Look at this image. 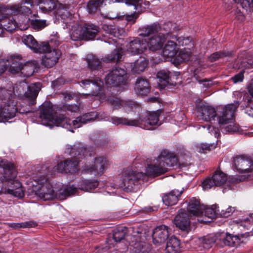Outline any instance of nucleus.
<instances>
[{
  "mask_svg": "<svg viewBox=\"0 0 253 253\" xmlns=\"http://www.w3.org/2000/svg\"><path fill=\"white\" fill-rule=\"evenodd\" d=\"M216 238L214 236H204L200 239V242L206 248L210 249L216 242Z\"/></svg>",
  "mask_w": 253,
  "mask_h": 253,
  "instance_id": "nucleus-51",
  "label": "nucleus"
},
{
  "mask_svg": "<svg viewBox=\"0 0 253 253\" xmlns=\"http://www.w3.org/2000/svg\"><path fill=\"white\" fill-rule=\"evenodd\" d=\"M176 42L172 41H168L162 50L164 56L170 57L171 59L175 56L178 51Z\"/></svg>",
  "mask_w": 253,
  "mask_h": 253,
  "instance_id": "nucleus-38",
  "label": "nucleus"
},
{
  "mask_svg": "<svg viewBox=\"0 0 253 253\" xmlns=\"http://www.w3.org/2000/svg\"><path fill=\"white\" fill-rule=\"evenodd\" d=\"M191 53V50L189 48H184L180 49L178 53L170 59V61L173 64L177 66L181 62L188 61L190 59Z\"/></svg>",
  "mask_w": 253,
  "mask_h": 253,
  "instance_id": "nucleus-37",
  "label": "nucleus"
},
{
  "mask_svg": "<svg viewBox=\"0 0 253 253\" xmlns=\"http://www.w3.org/2000/svg\"><path fill=\"white\" fill-rule=\"evenodd\" d=\"M244 73L245 71L244 70L240 71L239 73L232 77L231 78V80H232L234 84L243 82L244 78Z\"/></svg>",
  "mask_w": 253,
  "mask_h": 253,
  "instance_id": "nucleus-57",
  "label": "nucleus"
},
{
  "mask_svg": "<svg viewBox=\"0 0 253 253\" xmlns=\"http://www.w3.org/2000/svg\"><path fill=\"white\" fill-rule=\"evenodd\" d=\"M7 66H9L8 71L12 74H19L22 65V56L20 55H12L6 60Z\"/></svg>",
  "mask_w": 253,
  "mask_h": 253,
  "instance_id": "nucleus-34",
  "label": "nucleus"
},
{
  "mask_svg": "<svg viewBox=\"0 0 253 253\" xmlns=\"http://www.w3.org/2000/svg\"><path fill=\"white\" fill-rule=\"evenodd\" d=\"M234 1L246 11L253 7V0H234Z\"/></svg>",
  "mask_w": 253,
  "mask_h": 253,
  "instance_id": "nucleus-53",
  "label": "nucleus"
},
{
  "mask_svg": "<svg viewBox=\"0 0 253 253\" xmlns=\"http://www.w3.org/2000/svg\"><path fill=\"white\" fill-rule=\"evenodd\" d=\"M124 2L128 6H133L134 10L137 9V7L139 3L141 2L138 0H124Z\"/></svg>",
  "mask_w": 253,
  "mask_h": 253,
  "instance_id": "nucleus-59",
  "label": "nucleus"
},
{
  "mask_svg": "<svg viewBox=\"0 0 253 253\" xmlns=\"http://www.w3.org/2000/svg\"><path fill=\"white\" fill-rule=\"evenodd\" d=\"M235 211V208L229 206L226 210H221L219 214L221 217H227L232 214Z\"/></svg>",
  "mask_w": 253,
  "mask_h": 253,
  "instance_id": "nucleus-58",
  "label": "nucleus"
},
{
  "mask_svg": "<svg viewBox=\"0 0 253 253\" xmlns=\"http://www.w3.org/2000/svg\"><path fill=\"white\" fill-rule=\"evenodd\" d=\"M37 225L36 222L33 221H28L20 223H9L8 226L14 229H19L20 228H32L36 227Z\"/></svg>",
  "mask_w": 253,
  "mask_h": 253,
  "instance_id": "nucleus-49",
  "label": "nucleus"
},
{
  "mask_svg": "<svg viewBox=\"0 0 253 253\" xmlns=\"http://www.w3.org/2000/svg\"><path fill=\"white\" fill-rule=\"evenodd\" d=\"M173 222L176 228L178 229V234L182 238L187 237L191 231L188 213L184 209L179 210Z\"/></svg>",
  "mask_w": 253,
  "mask_h": 253,
  "instance_id": "nucleus-13",
  "label": "nucleus"
},
{
  "mask_svg": "<svg viewBox=\"0 0 253 253\" xmlns=\"http://www.w3.org/2000/svg\"><path fill=\"white\" fill-rule=\"evenodd\" d=\"M0 166L3 169V177L6 182V194L21 198L24 196L21 184L15 180L16 171L13 164L8 161H1Z\"/></svg>",
  "mask_w": 253,
  "mask_h": 253,
  "instance_id": "nucleus-8",
  "label": "nucleus"
},
{
  "mask_svg": "<svg viewBox=\"0 0 253 253\" xmlns=\"http://www.w3.org/2000/svg\"><path fill=\"white\" fill-rule=\"evenodd\" d=\"M104 30L106 31V33L110 36L108 39H104V42L109 44H114L117 47L116 43L118 42V40L122 39L125 33L123 29L113 26H107L106 29L105 28Z\"/></svg>",
  "mask_w": 253,
  "mask_h": 253,
  "instance_id": "nucleus-27",
  "label": "nucleus"
},
{
  "mask_svg": "<svg viewBox=\"0 0 253 253\" xmlns=\"http://www.w3.org/2000/svg\"><path fill=\"white\" fill-rule=\"evenodd\" d=\"M220 210L219 207L216 205H213L211 207L208 208L204 205L203 209V213H204L206 216L213 219L216 218L217 215L219 214Z\"/></svg>",
  "mask_w": 253,
  "mask_h": 253,
  "instance_id": "nucleus-47",
  "label": "nucleus"
},
{
  "mask_svg": "<svg viewBox=\"0 0 253 253\" xmlns=\"http://www.w3.org/2000/svg\"><path fill=\"white\" fill-rule=\"evenodd\" d=\"M242 66L245 69H253V60L248 59L246 62L242 63Z\"/></svg>",
  "mask_w": 253,
  "mask_h": 253,
  "instance_id": "nucleus-63",
  "label": "nucleus"
},
{
  "mask_svg": "<svg viewBox=\"0 0 253 253\" xmlns=\"http://www.w3.org/2000/svg\"><path fill=\"white\" fill-rule=\"evenodd\" d=\"M134 90L138 96H147L150 91L148 81L142 77H138L135 83Z\"/></svg>",
  "mask_w": 253,
  "mask_h": 253,
  "instance_id": "nucleus-29",
  "label": "nucleus"
},
{
  "mask_svg": "<svg viewBox=\"0 0 253 253\" xmlns=\"http://www.w3.org/2000/svg\"><path fill=\"white\" fill-rule=\"evenodd\" d=\"M39 112L38 122L44 126H47V103H43L40 106Z\"/></svg>",
  "mask_w": 253,
  "mask_h": 253,
  "instance_id": "nucleus-45",
  "label": "nucleus"
},
{
  "mask_svg": "<svg viewBox=\"0 0 253 253\" xmlns=\"http://www.w3.org/2000/svg\"><path fill=\"white\" fill-rule=\"evenodd\" d=\"M70 156L82 164V174L101 175L107 166L106 158L103 156L94 157L93 147L77 141L73 145H68L65 150Z\"/></svg>",
  "mask_w": 253,
  "mask_h": 253,
  "instance_id": "nucleus-2",
  "label": "nucleus"
},
{
  "mask_svg": "<svg viewBox=\"0 0 253 253\" xmlns=\"http://www.w3.org/2000/svg\"><path fill=\"white\" fill-rule=\"evenodd\" d=\"M220 240L225 246L238 248L246 243V237L243 234H233L229 232H223Z\"/></svg>",
  "mask_w": 253,
  "mask_h": 253,
  "instance_id": "nucleus-19",
  "label": "nucleus"
},
{
  "mask_svg": "<svg viewBox=\"0 0 253 253\" xmlns=\"http://www.w3.org/2000/svg\"><path fill=\"white\" fill-rule=\"evenodd\" d=\"M86 7L87 12L91 15L101 12V8L103 7L101 0H89Z\"/></svg>",
  "mask_w": 253,
  "mask_h": 253,
  "instance_id": "nucleus-41",
  "label": "nucleus"
},
{
  "mask_svg": "<svg viewBox=\"0 0 253 253\" xmlns=\"http://www.w3.org/2000/svg\"><path fill=\"white\" fill-rule=\"evenodd\" d=\"M129 240L130 253H149L150 248L145 242L146 234L142 228H134Z\"/></svg>",
  "mask_w": 253,
  "mask_h": 253,
  "instance_id": "nucleus-10",
  "label": "nucleus"
},
{
  "mask_svg": "<svg viewBox=\"0 0 253 253\" xmlns=\"http://www.w3.org/2000/svg\"><path fill=\"white\" fill-rule=\"evenodd\" d=\"M79 109L77 104H64L62 106L55 105L48 101V128L54 126L61 127L67 131L74 132V129L82 127L93 121L96 118V112H90L77 117L71 120L66 116V111L71 113L76 112Z\"/></svg>",
  "mask_w": 253,
  "mask_h": 253,
  "instance_id": "nucleus-1",
  "label": "nucleus"
},
{
  "mask_svg": "<svg viewBox=\"0 0 253 253\" xmlns=\"http://www.w3.org/2000/svg\"><path fill=\"white\" fill-rule=\"evenodd\" d=\"M235 18L240 21H242L244 19V16L243 13L239 9H237L235 12Z\"/></svg>",
  "mask_w": 253,
  "mask_h": 253,
  "instance_id": "nucleus-64",
  "label": "nucleus"
},
{
  "mask_svg": "<svg viewBox=\"0 0 253 253\" xmlns=\"http://www.w3.org/2000/svg\"><path fill=\"white\" fill-rule=\"evenodd\" d=\"M59 42L58 33L53 32L48 37V68L53 67L61 56V51L57 48Z\"/></svg>",
  "mask_w": 253,
  "mask_h": 253,
  "instance_id": "nucleus-14",
  "label": "nucleus"
},
{
  "mask_svg": "<svg viewBox=\"0 0 253 253\" xmlns=\"http://www.w3.org/2000/svg\"><path fill=\"white\" fill-rule=\"evenodd\" d=\"M23 42L30 48L34 52L43 54L42 57V64L44 66H47V42H43L39 43L34 37L31 35L23 38Z\"/></svg>",
  "mask_w": 253,
  "mask_h": 253,
  "instance_id": "nucleus-16",
  "label": "nucleus"
},
{
  "mask_svg": "<svg viewBox=\"0 0 253 253\" xmlns=\"http://www.w3.org/2000/svg\"><path fill=\"white\" fill-rule=\"evenodd\" d=\"M144 28V26L139 28L138 32L140 36L145 38L144 42L147 44L146 45L147 50L155 51L161 49L163 46L166 39L158 34L157 32H155L154 34L148 33L147 35L143 34L144 33L142 31Z\"/></svg>",
  "mask_w": 253,
  "mask_h": 253,
  "instance_id": "nucleus-15",
  "label": "nucleus"
},
{
  "mask_svg": "<svg viewBox=\"0 0 253 253\" xmlns=\"http://www.w3.org/2000/svg\"><path fill=\"white\" fill-rule=\"evenodd\" d=\"M21 85L27 87L28 90L25 92V96L29 100L30 105H34L36 103V99L40 90V83H36L28 86L26 83H22Z\"/></svg>",
  "mask_w": 253,
  "mask_h": 253,
  "instance_id": "nucleus-32",
  "label": "nucleus"
},
{
  "mask_svg": "<svg viewBox=\"0 0 253 253\" xmlns=\"http://www.w3.org/2000/svg\"><path fill=\"white\" fill-rule=\"evenodd\" d=\"M183 190V188L180 191L176 189L172 190L170 192L163 196L162 199L163 203L167 206H171L176 204Z\"/></svg>",
  "mask_w": 253,
  "mask_h": 253,
  "instance_id": "nucleus-36",
  "label": "nucleus"
},
{
  "mask_svg": "<svg viewBox=\"0 0 253 253\" xmlns=\"http://www.w3.org/2000/svg\"><path fill=\"white\" fill-rule=\"evenodd\" d=\"M106 101L112 106L113 110L118 109L122 107L123 100L115 96H108L106 99Z\"/></svg>",
  "mask_w": 253,
  "mask_h": 253,
  "instance_id": "nucleus-50",
  "label": "nucleus"
},
{
  "mask_svg": "<svg viewBox=\"0 0 253 253\" xmlns=\"http://www.w3.org/2000/svg\"><path fill=\"white\" fill-rule=\"evenodd\" d=\"M27 21L29 22L32 28L38 30L43 28L46 26L45 20L30 19L28 18Z\"/></svg>",
  "mask_w": 253,
  "mask_h": 253,
  "instance_id": "nucleus-52",
  "label": "nucleus"
},
{
  "mask_svg": "<svg viewBox=\"0 0 253 253\" xmlns=\"http://www.w3.org/2000/svg\"><path fill=\"white\" fill-rule=\"evenodd\" d=\"M13 87L0 88V123L5 122L16 114V103L14 100Z\"/></svg>",
  "mask_w": 253,
  "mask_h": 253,
  "instance_id": "nucleus-7",
  "label": "nucleus"
},
{
  "mask_svg": "<svg viewBox=\"0 0 253 253\" xmlns=\"http://www.w3.org/2000/svg\"><path fill=\"white\" fill-rule=\"evenodd\" d=\"M136 105V103L131 100H124L122 102V108L126 111H129L131 110Z\"/></svg>",
  "mask_w": 253,
  "mask_h": 253,
  "instance_id": "nucleus-54",
  "label": "nucleus"
},
{
  "mask_svg": "<svg viewBox=\"0 0 253 253\" xmlns=\"http://www.w3.org/2000/svg\"><path fill=\"white\" fill-rule=\"evenodd\" d=\"M7 69L6 61L3 59H0V75H2Z\"/></svg>",
  "mask_w": 253,
  "mask_h": 253,
  "instance_id": "nucleus-61",
  "label": "nucleus"
},
{
  "mask_svg": "<svg viewBox=\"0 0 253 253\" xmlns=\"http://www.w3.org/2000/svg\"><path fill=\"white\" fill-rule=\"evenodd\" d=\"M175 39L178 42L179 46H187L184 48H189L190 49L194 46L193 42L190 37L175 36Z\"/></svg>",
  "mask_w": 253,
  "mask_h": 253,
  "instance_id": "nucleus-48",
  "label": "nucleus"
},
{
  "mask_svg": "<svg viewBox=\"0 0 253 253\" xmlns=\"http://www.w3.org/2000/svg\"><path fill=\"white\" fill-rule=\"evenodd\" d=\"M115 18H117L119 20H124L127 21H133L134 22L135 19L137 18V16H136L135 12H133V13H131L130 14H126V15H117L115 16Z\"/></svg>",
  "mask_w": 253,
  "mask_h": 253,
  "instance_id": "nucleus-55",
  "label": "nucleus"
},
{
  "mask_svg": "<svg viewBox=\"0 0 253 253\" xmlns=\"http://www.w3.org/2000/svg\"><path fill=\"white\" fill-rule=\"evenodd\" d=\"M201 113L202 119L206 122L215 121L217 113L214 107L208 105L207 103H202L198 109Z\"/></svg>",
  "mask_w": 253,
  "mask_h": 253,
  "instance_id": "nucleus-28",
  "label": "nucleus"
},
{
  "mask_svg": "<svg viewBox=\"0 0 253 253\" xmlns=\"http://www.w3.org/2000/svg\"><path fill=\"white\" fill-rule=\"evenodd\" d=\"M99 29L97 26L93 24L85 23L83 25H78L72 32L71 39L74 41H92L94 39Z\"/></svg>",
  "mask_w": 253,
  "mask_h": 253,
  "instance_id": "nucleus-11",
  "label": "nucleus"
},
{
  "mask_svg": "<svg viewBox=\"0 0 253 253\" xmlns=\"http://www.w3.org/2000/svg\"><path fill=\"white\" fill-rule=\"evenodd\" d=\"M63 99L65 101L71 100L74 97V95L69 91H65L62 93Z\"/></svg>",
  "mask_w": 253,
  "mask_h": 253,
  "instance_id": "nucleus-62",
  "label": "nucleus"
},
{
  "mask_svg": "<svg viewBox=\"0 0 253 253\" xmlns=\"http://www.w3.org/2000/svg\"><path fill=\"white\" fill-rule=\"evenodd\" d=\"M80 83L82 84L81 86L83 88H90L92 91V94L93 96L102 95L103 83L101 80L98 79H84L82 80Z\"/></svg>",
  "mask_w": 253,
  "mask_h": 253,
  "instance_id": "nucleus-25",
  "label": "nucleus"
},
{
  "mask_svg": "<svg viewBox=\"0 0 253 253\" xmlns=\"http://www.w3.org/2000/svg\"><path fill=\"white\" fill-rule=\"evenodd\" d=\"M170 228L165 225H161L156 227L153 231L152 241L156 246L165 243L169 237Z\"/></svg>",
  "mask_w": 253,
  "mask_h": 253,
  "instance_id": "nucleus-21",
  "label": "nucleus"
},
{
  "mask_svg": "<svg viewBox=\"0 0 253 253\" xmlns=\"http://www.w3.org/2000/svg\"><path fill=\"white\" fill-rule=\"evenodd\" d=\"M127 76L125 68L116 65L109 71L104 79L105 84L113 87L125 85Z\"/></svg>",
  "mask_w": 253,
  "mask_h": 253,
  "instance_id": "nucleus-12",
  "label": "nucleus"
},
{
  "mask_svg": "<svg viewBox=\"0 0 253 253\" xmlns=\"http://www.w3.org/2000/svg\"><path fill=\"white\" fill-rule=\"evenodd\" d=\"M166 243V251L167 253H176L179 251L180 243L178 239L175 236L169 237Z\"/></svg>",
  "mask_w": 253,
  "mask_h": 253,
  "instance_id": "nucleus-40",
  "label": "nucleus"
},
{
  "mask_svg": "<svg viewBox=\"0 0 253 253\" xmlns=\"http://www.w3.org/2000/svg\"><path fill=\"white\" fill-rule=\"evenodd\" d=\"M205 128L207 127V130L211 135H214L215 138H218L220 136V131L224 134H233L239 131V125L234 122V121L226 125H222L219 126V127L214 126L208 125L202 126Z\"/></svg>",
  "mask_w": 253,
  "mask_h": 253,
  "instance_id": "nucleus-20",
  "label": "nucleus"
},
{
  "mask_svg": "<svg viewBox=\"0 0 253 253\" xmlns=\"http://www.w3.org/2000/svg\"><path fill=\"white\" fill-rule=\"evenodd\" d=\"M146 44L144 43L143 40L136 37L127 43L126 49L132 55H144L145 53L143 52L147 51Z\"/></svg>",
  "mask_w": 253,
  "mask_h": 253,
  "instance_id": "nucleus-24",
  "label": "nucleus"
},
{
  "mask_svg": "<svg viewBox=\"0 0 253 253\" xmlns=\"http://www.w3.org/2000/svg\"><path fill=\"white\" fill-rule=\"evenodd\" d=\"M160 111L157 110L156 111L149 112L142 115L138 120L132 119L128 120L125 118L111 117L110 122L115 125H125L128 126H137L140 124L144 123L151 126L157 125Z\"/></svg>",
  "mask_w": 253,
  "mask_h": 253,
  "instance_id": "nucleus-9",
  "label": "nucleus"
},
{
  "mask_svg": "<svg viewBox=\"0 0 253 253\" xmlns=\"http://www.w3.org/2000/svg\"><path fill=\"white\" fill-rule=\"evenodd\" d=\"M127 233L125 226L118 227L113 230V239L116 242H120L125 239Z\"/></svg>",
  "mask_w": 253,
  "mask_h": 253,
  "instance_id": "nucleus-46",
  "label": "nucleus"
},
{
  "mask_svg": "<svg viewBox=\"0 0 253 253\" xmlns=\"http://www.w3.org/2000/svg\"><path fill=\"white\" fill-rule=\"evenodd\" d=\"M62 80L61 79L58 78L56 80L51 82V88L54 90L56 89H59V87L62 85Z\"/></svg>",
  "mask_w": 253,
  "mask_h": 253,
  "instance_id": "nucleus-60",
  "label": "nucleus"
},
{
  "mask_svg": "<svg viewBox=\"0 0 253 253\" xmlns=\"http://www.w3.org/2000/svg\"><path fill=\"white\" fill-rule=\"evenodd\" d=\"M147 178V174L140 169L128 167L122 170L121 176L122 182L119 185L114 184L111 188L114 189L120 188L126 192H135L140 188Z\"/></svg>",
  "mask_w": 253,
  "mask_h": 253,
  "instance_id": "nucleus-5",
  "label": "nucleus"
},
{
  "mask_svg": "<svg viewBox=\"0 0 253 253\" xmlns=\"http://www.w3.org/2000/svg\"><path fill=\"white\" fill-rule=\"evenodd\" d=\"M233 166L239 173L248 174L253 170V160L247 156L242 155L235 158Z\"/></svg>",
  "mask_w": 253,
  "mask_h": 253,
  "instance_id": "nucleus-22",
  "label": "nucleus"
},
{
  "mask_svg": "<svg viewBox=\"0 0 253 253\" xmlns=\"http://www.w3.org/2000/svg\"><path fill=\"white\" fill-rule=\"evenodd\" d=\"M240 104L239 101L234 100L233 103L229 104L222 108L220 115L216 116V119L218 121L219 126L226 125L234 121L235 112Z\"/></svg>",
  "mask_w": 253,
  "mask_h": 253,
  "instance_id": "nucleus-17",
  "label": "nucleus"
},
{
  "mask_svg": "<svg viewBox=\"0 0 253 253\" xmlns=\"http://www.w3.org/2000/svg\"><path fill=\"white\" fill-rule=\"evenodd\" d=\"M172 24L170 22H167L163 24L156 22L144 26V28L142 30L144 32L143 34L147 35L148 33L154 34L157 32L158 34L166 39L172 32Z\"/></svg>",
  "mask_w": 253,
  "mask_h": 253,
  "instance_id": "nucleus-18",
  "label": "nucleus"
},
{
  "mask_svg": "<svg viewBox=\"0 0 253 253\" xmlns=\"http://www.w3.org/2000/svg\"><path fill=\"white\" fill-rule=\"evenodd\" d=\"M204 205L201 204L200 201L195 197L189 200L187 204V212L191 215L199 216L203 214Z\"/></svg>",
  "mask_w": 253,
  "mask_h": 253,
  "instance_id": "nucleus-30",
  "label": "nucleus"
},
{
  "mask_svg": "<svg viewBox=\"0 0 253 253\" xmlns=\"http://www.w3.org/2000/svg\"><path fill=\"white\" fill-rule=\"evenodd\" d=\"M140 55L139 58L130 63L131 71L133 73L140 74L143 72L149 63V59L146 54Z\"/></svg>",
  "mask_w": 253,
  "mask_h": 253,
  "instance_id": "nucleus-33",
  "label": "nucleus"
},
{
  "mask_svg": "<svg viewBox=\"0 0 253 253\" xmlns=\"http://www.w3.org/2000/svg\"><path fill=\"white\" fill-rule=\"evenodd\" d=\"M87 63L88 67L91 71L99 70L102 68V62L96 56L89 54L87 56Z\"/></svg>",
  "mask_w": 253,
  "mask_h": 253,
  "instance_id": "nucleus-43",
  "label": "nucleus"
},
{
  "mask_svg": "<svg viewBox=\"0 0 253 253\" xmlns=\"http://www.w3.org/2000/svg\"><path fill=\"white\" fill-rule=\"evenodd\" d=\"M33 0H22L21 3L12 5L9 7L4 5H0V24L6 31L12 33L18 26L17 22L13 18L10 19V15L16 16L20 14L28 15L31 13L30 8L24 5L25 4H33Z\"/></svg>",
  "mask_w": 253,
  "mask_h": 253,
  "instance_id": "nucleus-4",
  "label": "nucleus"
},
{
  "mask_svg": "<svg viewBox=\"0 0 253 253\" xmlns=\"http://www.w3.org/2000/svg\"><path fill=\"white\" fill-rule=\"evenodd\" d=\"M247 89L251 97H248L241 105V108L245 110V112L249 116L253 118V83L248 84Z\"/></svg>",
  "mask_w": 253,
  "mask_h": 253,
  "instance_id": "nucleus-35",
  "label": "nucleus"
},
{
  "mask_svg": "<svg viewBox=\"0 0 253 253\" xmlns=\"http://www.w3.org/2000/svg\"><path fill=\"white\" fill-rule=\"evenodd\" d=\"M76 182V184H72V186L61 189L60 183H56V186L53 187L48 179V199L51 198L64 200L74 194L77 189L89 192L95 189L98 185V181L94 179H79Z\"/></svg>",
  "mask_w": 253,
  "mask_h": 253,
  "instance_id": "nucleus-3",
  "label": "nucleus"
},
{
  "mask_svg": "<svg viewBox=\"0 0 253 253\" xmlns=\"http://www.w3.org/2000/svg\"><path fill=\"white\" fill-rule=\"evenodd\" d=\"M123 49L122 48H116L110 54L106 55L104 60L107 62H118L121 61L123 56Z\"/></svg>",
  "mask_w": 253,
  "mask_h": 253,
  "instance_id": "nucleus-44",
  "label": "nucleus"
},
{
  "mask_svg": "<svg viewBox=\"0 0 253 253\" xmlns=\"http://www.w3.org/2000/svg\"><path fill=\"white\" fill-rule=\"evenodd\" d=\"M158 166L147 165L145 168L146 174L155 177L163 174L168 170L169 168H177L180 164L177 157L173 152L163 149L156 159Z\"/></svg>",
  "mask_w": 253,
  "mask_h": 253,
  "instance_id": "nucleus-6",
  "label": "nucleus"
},
{
  "mask_svg": "<svg viewBox=\"0 0 253 253\" xmlns=\"http://www.w3.org/2000/svg\"><path fill=\"white\" fill-rule=\"evenodd\" d=\"M58 13L60 17L64 20L71 19L72 17V13L66 8L60 9Z\"/></svg>",
  "mask_w": 253,
  "mask_h": 253,
  "instance_id": "nucleus-56",
  "label": "nucleus"
},
{
  "mask_svg": "<svg viewBox=\"0 0 253 253\" xmlns=\"http://www.w3.org/2000/svg\"><path fill=\"white\" fill-rule=\"evenodd\" d=\"M37 67V63L34 62H27L23 64L20 68V73L21 75L25 77L31 76Z\"/></svg>",
  "mask_w": 253,
  "mask_h": 253,
  "instance_id": "nucleus-42",
  "label": "nucleus"
},
{
  "mask_svg": "<svg viewBox=\"0 0 253 253\" xmlns=\"http://www.w3.org/2000/svg\"><path fill=\"white\" fill-rule=\"evenodd\" d=\"M226 181V175L221 171H216L211 177H207L202 182V187L206 190L210 189L214 185L220 186Z\"/></svg>",
  "mask_w": 253,
  "mask_h": 253,
  "instance_id": "nucleus-23",
  "label": "nucleus"
},
{
  "mask_svg": "<svg viewBox=\"0 0 253 253\" xmlns=\"http://www.w3.org/2000/svg\"><path fill=\"white\" fill-rule=\"evenodd\" d=\"M78 166L81 167L82 164L75 160H66L63 162L58 163L56 169L61 173L76 174L78 171Z\"/></svg>",
  "mask_w": 253,
  "mask_h": 253,
  "instance_id": "nucleus-26",
  "label": "nucleus"
},
{
  "mask_svg": "<svg viewBox=\"0 0 253 253\" xmlns=\"http://www.w3.org/2000/svg\"><path fill=\"white\" fill-rule=\"evenodd\" d=\"M172 73L166 70H161L157 72V78L159 79L160 87L164 88L169 84Z\"/></svg>",
  "mask_w": 253,
  "mask_h": 253,
  "instance_id": "nucleus-39",
  "label": "nucleus"
},
{
  "mask_svg": "<svg viewBox=\"0 0 253 253\" xmlns=\"http://www.w3.org/2000/svg\"><path fill=\"white\" fill-rule=\"evenodd\" d=\"M90 139L97 147H104L109 142L108 136L106 131L97 130L90 136Z\"/></svg>",
  "mask_w": 253,
  "mask_h": 253,
  "instance_id": "nucleus-31",
  "label": "nucleus"
}]
</instances>
